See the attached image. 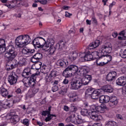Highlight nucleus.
<instances>
[{"label":"nucleus","mask_w":126,"mask_h":126,"mask_svg":"<svg viewBox=\"0 0 126 126\" xmlns=\"http://www.w3.org/2000/svg\"><path fill=\"white\" fill-rule=\"evenodd\" d=\"M91 110L92 111L90 113V117L92 120L95 122H99L102 120V116L98 114L105 113L106 110H108V107L105 104L101 105H92L91 106Z\"/></svg>","instance_id":"1"},{"label":"nucleus","mask_w":126,"mask_h":126,"mask_svg":"<svg viewBox=\"0 0 126 126\" xmlns=\"http://www.w3.org/2000/svg\"><path fill=\"white\" fill-rule=\"evenodd\" d=\"M30 36L24 34L18 36L16 38L15 44L18 48H24L30 43Z\"/></svg>","instance_id":"2"},{"label":"nucleus","mask_w":126,"mask_h":126,"mask_svg":"<svg viewBox=\"0 0 126 126\" xmlns=\"http://www.w3.org/2000/svg\"><path fill=\"white\" fill-rule=\"evenodd\" d=\"M54 45H55L54 39H47V41H45V44L43 47L44 51L48 52L49 55H54L55 52H56V48H55Z\"/></svg>","instance_id":"3"},{"label":"nucleus","mask_w":126,"mask_h":126,"mask_svg":"<svg viewBox=\"0 0 126 126\" xmlns=\"http://www.w3.org/2000/svg\"><path fill=\"white\" fill-rule=\"evenodd\" d=\"M112 61L111 55H102L96 61V65L98 66H103Z\"/></svg>","instance_id":"4"},{"label":"nucleus","mask_w":126,"mask_h":126,"mask_svg":"<svg viewBox=\"0 0 126 126\" xmlns=\"http://www.w3.org/2000/svg\"><path fill=\"white\" fill-rule=\"evenodd\" d=\"M68 71H71L72 73L67 74ZM80 72V71H79V69L78 68V67L75 65H69L65 69L64 71L63 72V75H65V74H67V77H68L69 76H71V75L73 74H78Z\"/></svg>","instance_id":"5"},{"label":"nucleus","mask_w":126,"mask_h":126,"mask_svg":"<svg viewBox=\"0 0 126 126\" xmlns=\"http://www.w3.org/2000/svg\"><path fill=\"white\" fill-rule=\"evenodd\" d=\"M8 51L5 54L4 57L6 58L8 61H13V59L16 57V53L15 52V48L12 45L8 47Z\"/></svg>","instance_id":"6"},{"label":"nucleus","mask_w":126,"mask_h":126,"mask_svg":"<svg viewBox=\"0 0 126 126\" xmlns=\"http://www.w3.org/2000/svg\"><path fill=\"white\" fill-rule=\"evenodd\" d=\"M33 44L35 47L41 48L42 50L44 51V47L46 45V40L43 37H37L33 40Z\"/></svg>","instance_id":"7"},{"label":"nucleus","mask_w":126,"mask_h":126,"mask_svg":"<svg viewBox=\"0 0 126 126\" xmlns=\"http://www.w3.org/2000/svg\"><path fill=\"white\" fill-rule=\"evenodd\" d=\"M68 120L70 121L73 124H75L76 125H80L83 123V120L80 118L79 116H75V114H72L66 120V122L68 123Z\"/></svg>","instance_id":"8"},{"label":"nucleus","mask_w":126,"mask_h":126,"mask_svg":"<svg viewBox=\"0 0 126 126\" xmlns=\"http://www.w3.org/2000/svg\"><path fill=\"white\" fill-rule=\"evenodd\" d=\"M81 86H82V84L79 78L73 80L70 82V87L73 90H78L79 88H81Z\"/></svg>","instance_id":"9"},{"label":"nucleus","mask_w":126,"mask_h":126,"mask_svg":"<svg viewBox=\"0 0 126 126\" xmlns=\"http://www.w3.org/2000/svg\"><path fill=\"white\" fill-rule=\"evenodd\" d=\"M112 49V44L108 43L107 44L102 45L99 49V52L103 53H111Z\"/></svg>","instance_id":"10"},{"label":"nucleus","mask_w":126,"mask_h":126,"mask_svg":"<svg viewBox=\"0 0 126 126\" xmlns=\"http://www.w3.org/2000/svg\"><path fill=\"white\" fill-rule=\"evenodd\" d=\"M103 94V90L101 89H99L93 91V93L92 94L91 98L94 100H96L99 98L100 95Z\"/></svg>","instance_id":"11"},{"label":"nucleus","mask_w":126,"mask_h":126,"mask_svg":"<svg viewBox=\"0 0 126 126\" xmlns=\"http://www.w3.org/2000/svg\"><path fill=\"white\" fill-rule=\"evenodd\" d=\"M118 103H119V100H118V98H117V97L111 96L109 99L108 105L109 107L114 108V107H116V106L118 105Z\"/></svg>","instance_id":"12"},{"label":"nucleus","mask_w":126,"mask_h":126,"mask_svg":"<svg viewBox=\"0 0 126 126\" xmlns=\"http://www.w3.org/2000/svg\"><path fill=\"white\" fill-rule=\"evenodd\" d=\"M91 79H92V78L90 75H86L85 76H83L82 78L80 80L81 83L82 84V85H87L89 82L91 81Z\"/></svg>","instance_id":"13"},{"label":"nucleus","mask_w":126,"mask_h":126,"mask_svg":"<svg viewBox=\"0 0 126 126\" xmlns=\"http://www.w3.org/2000/svg\"><path fill=\"white\" fill-rule=\"evenodd\" d=\"M17 75L15 74V73H12V74L9 76L8 81L11 85L15 84L17 82Z\"/></svg>","instance_id":"14"},{"label":"nucleus","mask_w":126,"mask_h":126,"mask_svg":"<svg viewBox=\"0 0 126 126\" xmlns=\"http://www.w3.org/2000/svg\"><path fill=\"white\" fill-rule=\"evenodd\" d=\"M42 115L45 117L47 115V117L45 119V122H50V121L53 119V117H57L56 115L50 114V112H48V111H43Z\"/></svg>","instance_id":"15"},{"label":"nucleus","mask_w":126,"mask_h":126,"mask_svg":"<svg viewBox=\"0 0 126 126\" xmlns=\"http://www.w3.org/2000/svg\"><path fill=\"white\" fill-rule=\"evenodd\" d=\"M36 75H37V74H32L30 77L29 82H28L29 86L32 87V88H33V87L35 86V84H36V79H35V76H36Z\"/></svg>","instance_id":"16"},{"label":"nucleus","mask_w":126,"mask_h":126,"mask_svg":"<svg viewBox=\"0 0 126 126\" xmlns=\"http://www.w3.org/2000/svg\"><path fill=\"white\" fill-rule=\"evenodd\" d=\"M116 83L120 86H124L126 84V77L125 76L119 77L116 81Z\"/></svg>","instance_id":"17"},{"label":"nucleus","mask_w":126,"mask_h":126,"mask_svg":"<svg viewBox=\"0 0 126 126\" xmlns=\"http://www.w3.org/2000/svg\"><path fill=\"white\" fill-rule=\"evenodd\" d=\"M99 102L101 104H106L110 101V96L101 95L99 98Z\"/></svg>","instance_id":"18"},{"label":"nucleus","mask_w":126,"mask_h":126,"mask_svg":"<svg viewBox=\"0 0 126 126\" xmlns=\"http://www.w3.org/2000/svg\"><path fill=\"white\" fill-rule=\"evenodd\" d=\"M22 53L23 55L26 57H30V56H32V54L34 53V50L23 49L22 51Z\"/></svg>","instance_id":"19"},{"label":"nucleus","mask_w":126,"mask_h":126,"mask_svg":"<svg viewBox=\"0 0 126 126\" xmlns=\"http://www.w3.org/2000/svg\"><path fill=\"white\" fill-rule=\"evenodd\" d=\"M117 76V73L116 72H111L109 73L106 77L107 81H112L116 78Z\"/></svg>","instance_id":"20"},{"label":"nucleus","mask_w":126,"mask_h":126,"mask_svg":"<svg viewBox=\"0 0 126 126\" xmlns=\"http://www.w3.org/2000/svg\"><path fill=\"white\" fill-rule=\"evenodd\" d=\"M103 92H108L109 93H112L113 92L114 89L110 85H105L102 87Z\"/></svg>","instance_id":"21"},{"label":"nucleus","mask_w":126,"mask_h":126,"mask_svg":"<svg viewBox=\"0 0 126 126\" xmlns=\"http://www.w3.org/2000/svg\"><path fill=\"white\" fill-rule=\"evenodd\" d=\"M68 96L70 102H75L77 100V95L75 93H70L68 94Z\"/></svg>","instance_id":"22"},{"label":"nucleus","mask_w":126,"mask_h":126,"mask_svg":"<svg viewBox=\"0 0 126 126\" xmlns=\"http://www.w3.org/2000/svg\"><path fill=\"white\" fill-rule=\"evenodd\" d=\"M17 66V63H8L6 65V68L7 70H11V69H13V68H15Z\"/></svg>","instance_id":"23"},{"label":"nucleus","mask_w":126,"mask_h":126,"mask_svg":"<svg viewBox=\"0 0 126 126\" xmlns=\"http://www.w3.org/2000/svg\"><path fill=\"white\" fill-rule=\"evenodd\" d=\"M93 59V55L91 54V52L88 51L86 53L85 57V61L88 62V61H92Z\"/></svg>","instance_id":"24"},{"label":"nucleus","mask_w":126,"mask_h":126,"mask_svg":"<svg viewBox=\"0 0 126 126\" xmlns=\"http://www.w3.org/2000/svg\"><path fill=\"white\" fill-rule=\"evenodd\" d=\"M100 40H96L94 42H93L91 43L89 45V47L91 48H92L93 49L94 48L95 49V48H97V47H99V45H100Z\"/></svg>","instance_id":"25"},{"label":"nucleus","mask_w":126,"mask_h":126,"mask_svg":"<svg viewBox=\"0 0 126 126\" xmlns=\"http://www.w3.org/2000/svg\"><path fill=\"white\" fill-rule=\"evenodd\" d=\"M0 92L1 95L3 97H6L7 95H8V92L7 91V90L4 88H0Z\"/></svg>","instance_id":"26"},{"label":"nucleus","mask_w":126,"mask_h":126,"mask_svg":"<svg viewBox=\"0 0 126 126\" xmlns=\"http://www.w3.org/2000/svg\"><path fill=\"white\" fill-rule=\"evenodd\" d=\"M100 53L97 52V51H94L93 52L92 55L93 58H94V59H98L100 57L102 56H104V55L101 54V51H99Z\"/></svg>","instance_id":"27"},{"label":"nucleus","mask_w":126,"mask_h":126,"mask_svg":"<svg viewBox=\"0 0 126 126\" xmlns=\"http://www.w3.org/2000/svg\"><path fill=\"white\" fill-rule=\"evenodd\" d=\"M41 66H42V63L40 62H37L32 65V67H35V69L37 70H38V69H40L41 68Z\"/></svg>","instance_id":"28"},{"label":"nucleus","mask_w":126,"mask_h":126,"mask_svg":"<svg viewBox=\"0 0 126 126\" xmlns=\"http://www.w3.org/2000/svg\"><path fill=\"white\" fill-rule=\"evenodd\" d=\"M50 71V69L48 68V67L46 65H43L41 69V72L44 74H48V72Z\"/></svg>","instance_id":"29"},{"label":"nucleus","mask_w":126,"mask_h":126,"mask_svg":"<svg viewBox=\"0 0 126 126\" xmlns=\"http://www.w3.org/2000/svg\"><path fill=\"white\" fill-rule=\"evenodd\" d=\"M93 92V89H88L85 92L86 95L87 96H92V93Z\"/></svg>","instance_id":"30"},{"label":"nucleus","mask_w":126,"mask_h":126,"mask_svg":"<svg viewBox=\"0 0 126 126\" xmlns=\"http://www.w3.org/2000/svg\"><path fill=\"white\" fill-rule=\"evenodd\" d=\"M88 73V71L86 68H83V70L81 71V73L79 72L78 74V75H81V76H85V75H87Z\"/></svg>","instance_id":"31"},{"label":"nucleus","mask_w":126,"mask_h":126,"mask_svg":"<svg viewBox=\"0 0 126 126\" xmlns=\"http://www.w3.org/2000/svg\"><path fill=\"white\" fill-rule=\"evenodd\" d=\"M105 126H118V125L114 121H109L106 123Z\"/></svg>","instance_id":"32"},{"label":"nucleus","mask_w":126,"mask_h":126,"mask_svg":"<svg viewBox=\"0 0 126 126\" xmlns=\"http://www.w3.org/2000/svg\"><path fill=\"white\" fill-rule=\"evenodd\" d=\"M7 7L9 8H14L16 6V4L14 1H12L9 4L7 5Z\"/></svg>","instance_id":"33"},{"label":"nucleus","mask_w":126,"mask_h":126,"mask_svg":"<svg viewBox=\"0 0 126 126\" xmlns=\"http://www.w3.org/2000/svg\"><path fill=\"white\" fill-rule=\"evenodd\" d=\"M44 76L46 82H51V81H52V77H51V76H49L48 74H44Z\"/></svg>","instance_id":"34"},{"label":"nucleus","mask_w":126,"mask_h":126,"mask_svg":"<svg viewBox=\"0 0 126 126\" xmlns=\"http://www.w3.org/2000/svg\"><path fill=\"white\" fill-rule=\"evenodd\" d=\"M29 74H30V68H27L24 70L22 75L28 76Z\"/></svg>","instance_id":"35"},{"label":"nucleus","mask_w":126,"mask_h":126,"mask_svg":"<svg viewBox=\"0 0 126 126\" xmlns=\"http://www.w3.org/2000/svg\"><path fill=\"white\" fill-rule=\"evenodd\" d=\"M64 64V61L62 59H59L57 61V65H59V66H63Z\"/></svg>","instance_id":"36"},{"label":"nucleus","mask_w":126,"mask_h":126,"mask_svg":"<svg viewBox=\"0 0 126 126\" xmlns=\"http://www.w3.org/2000/svg\"><path fill=\"white\" fill-rule=\"evenodd\" d=\"M67 92V89H66V88H64L63 89H62L61 91L59 92V94H61V95H65Z\"/></svg>","instance_id":"37"},{"label":"nucleus","mask_w":126,"mask_h":126,"mask_svg":"<svg viewBox=\"0 0 126 126\" xmlns=\"http://www.w3.org/2000/svg\"><path fill=\"white\" fill-rule=\"evenodd\" d=\"M19 63L20 65H24V64H26V59L24 58L21 59L19 62Z\"/></svg>","instance_id":"38"},{"label":"nucleus","mask_w":126,"mask_h":126,"mask_svg":"<svg viewBox=\"0 0 126 126\" xmlns=\"http://www.w3.org/2000/svg\"><path fill=\"white\" fill-rule=\"evenodd\" d=\"M33 57L36 60H40V59H42V54L40 53H36Z\"/></svg>","instance_id":"39"},{"label":"nucleus","mask_w":126,"mask_h":126,"mask_svg":"<svg viewBox=\"0 0 126 126\" xmlns=\"http://www.w3.org/2000/svg\"><path fill=\"white\" fill-rule=\"evenodd\" d=\"M76 58H77V53H73L70 57L71 60L72 61H74V60H76Z\"/></svg>","instance_id":"40"},{"label":"nucleus","mask_w":126,"mask_h":126,"mask_svg":"<svg viewBox=\"0 0 126 126\" xmlns=\"http://www.w3.org/2000/svg\"><path fill=\"white\" fill-rule=\"evenodd\" d=\"M49 75L51 76V77H53V78L56 77V76H57V71L52 70Z\"/></svg>","instance_id":"41"},{"label":"nucleus","mask_w":126,"mask_h":126,"mask_svg":"<svg viewBox=\"0 0 126 126\" xmlns=\"http://www.w3.org/2000/svg\"><path fill=\"white\" fill-rule=\"evenodd\" d=\"M81 114L83 116H87L88 115V110L87 109H82Z\"/></svg>","instance_id":"42"},{"label":"nucleus","mask_w":126,"mask_h":126,"mask_svg":"<svg viewBox=\"0 0 126 126\" xmlns=\"http://www.w3.org/2000/svg\"><path fill=\"white\" fill-rule=\"evenodd\" d=\"M23 124L25 126H29V120L27 119H25L23 121Z\"/></svg>","instance_id":"43"},{"label":"nucleus","mask_w":126,"mask_h":126,"mask_svg":"<svg viewBox=\"0 0 126 126\" xmlns=\"http://www.w3.org/2000/svg\"><path fill=\"white\" fill-rule=\"evenodd\" d=\"M120 56L123 59L126 58V49L120 54Z\"/></svg>","instance_id":"44"},{"label":"nucleus","mask_w":126,"mask_h":126,"mask_svg":"<svg viewBox=\"0 0 126 126\" xmlns=\"http://www.w3.org/2000/svg\"><path fill=\"white\" fill-rule=\"evenodd\" d=\"M5 52V46H0V54H3Z\"/></svg>","instance_id":"45"},{"label":"nucleus","mask_w":126,"mask_h":126,"mask_svg":"<svg viewBox=\"0 0 126 126\" xmlns=\"http://www.w3.org/2000/svg\"><path fill=\"white\" fill-rule=\"evenodd\" d=\"M5 46V40L3 39H0V47Z\"/></svg>","instance_id":"46"},{"label":"nucleus","mask_w":126,"mask_h":126,"mask_svg":"<svg viewBox=\"0 0 126 126\" xmlns=\"http://www.w3.org/2000/svg\"><path fill=\"white\" fill-rule=\"evenodd\" d=\"M119 35L120 36H123V37H125L126 38V32L125 30H123L121 31L119 33Z\"/></svg>","instance_id":"47"},{"label":"nucleus","mask_w":126,"mask_h":126,"mask_svg":"<svg viewBox=\"0 0 126 126\" xmlns=\"http://www.w3.org/2000/svg\"><path fill=\"white\" fill-rule=\"evenodd\" d=\"M38 2H40L41 4H47L48 1L47 0H37Z\"/></svg>","instance_id":"48"},{"label":"nucleus","mask_w":126,"mask_h":126,"mask_svg":"<svg viewBox=\"0 0 126 126\" xmlns=\"http://www.w3.org/2000/svg\"><path fill=\"white\" fill-rule=\"evenodd\" d=\"M11 121H14V122H17L18 121V116H15L14 117H12L11 118Z\"/></svg>","instance_id":"49"},{"label":"nucleus","mask_w":126,"mask_h":126,"mask_svg":"<svg viewBox=\"0 0 126 126\" xmlns=\"http://www.w3.org/2000/svg\"><path fill=\"white\" fill-rule=\"evenodd\" d=\"M59 90V87L57 86H54L52 87L53 92H56Z\"/></svg>","instance_id":"50"},{"label":"nucleus","mask_w":126,"mask_h":126,"mask_svg":"<svg viewBox=\"0 0 126 126\" xmlns=\"http://www.w3.org/2000/svg\"><path fill=\"white\" fill-rule=\"evenodd\" d=\"M71 112H76L77 111V108L76 106H72L71 107Z\"/></svg>","instance_id":"51"},{"label":"nucleus","mask_w":126,"mask_h":126,"mask_svg":"<svg viewBox=\"0 0 126 126\" xmlns=\"http://www.w3.org/2000/svg\"><path fill=\"white\" fill-rule=\"evenodd\" d=\"M14 1L15 2L16 5H17L18 4H20V3L22 2V0H14Z\"/></svg>","instance_id":"52"},{"label":"nucleus","mask_w":126,"mask_h":126,"mask_svg":"<svg viewBox=\"0 0 126 126\" xmlns=\"http://www.w3.org/2000/svg\"><path fill=\"white\" fill-rule=\"evenodd\" d=\"M71 15H72V14L70 13H68V12H65V17L70 18L71 16Z\"/></svg>","instance_id":"53"},{"label":"nucleus","mask_w":126,"mask_h":126,"mask_svg":"<svg viewBox=\"0 0 126 126\" xmlns=\"http://www.w3.org/2000/svg\"><path fill=\"white\" fill-rule=\"evenodd\" d=\"M79 57L81 59H84L85 60V54L81 53L80 54Z\"/></svg>","instance_id":"54"},{"label":"nucleus","mask_w":126,"mask_h":126,"mask_svg":"<svg viewBox=\"0 0 126 126\" xmlns=\"http://www.w3.org/2000/svg\"><path fill=\"white\" fill-rule=\"evenodd\" d=\"M64 111H65V112H68V111H69V107L66 105H64Z\"/></svg>","instance_id":"55"},{"label":"nucleus","mask_w":126,"mask_h":126,"mask_svg":"<svg viewBox=\"0 0 126 126\" xmlns=\"http://www.w3.org/2000/svg\"><path fill=\"white\" fill-rule=\"evenodd\" d=\"M37 2H38V1L37 0L34 1V3L32 4L33 7H37L38 6V4H37Z\"/></svg>","instance_id":"56"},{"label":"nucleus","mask_w":126,"mask_h":126,"mask_svg":"<svg viewBox=\"0 0 126 126\" xmlns=\"http://www.w3.org/2000/svg\"><path fill=\"white\" fill-rule=\"evenodd\" d=\"M112 36L113 38H117L118 37V32H114L112 33Z\"/></svg>","instance_id":"57"},{"label":"nucleus","mask_w":126,"mask_h":126,"mask_svg":"<svg viewBox=\"0 0 126 126\" xmlns=\"http://www.w3.org/2000/svg\"><path fill=\"white\" fill-rule=\"evenodd\" d=\"M116 117L119 120H123V116L120 114H117Z\"/></svg>","instance_id":"58"},{"label":"nucleus","mask_w":126,"mask_h":126,"mask_svg":"<svg viewBox=\"0 0 126 126\" xmlns=\"http://www.w3.org/2000/svg\"><path fill=\"white\" fill-rule=\"evenodd\" d=\"M68 82H69V81H68V80L66 79H64L63 81V84H68Z\"/></svg>","instance_id":"59"},{"label":"nucleus","mask_w":126,"mask_h":126,"mask_svg":"<svg viewBox=\"0 0 126 126\" xmlns=\"http://www.w3.org/2000/svg\"><path fill=\"white\" fill-rule=\"evenodd\" d=\"M41 34L43 35V37L44 38H47V37H48V35H47V33L46 32H42L41 33Z\"/></svg>","instance_id":"60"},{"label":"nucleus","mask_w":126,"mask_h":126,"mask_svg":"<svg viewBox=\"0 0 126 126\" xmlns=\"http://www.w3.org/2000/svg\"><path fill=\"white\" fill-rule=\"evenodd\" d=\"M35 60H36V58H34V56H33V57L31 59V61L32 62V63H37V62L36 61H35Z\"/></svg>","instance_id":"61"},{"label":"nucleus","mask_w":126,"mask_h":126,"mask_svg":"<svg viewBox=\"0 0 126 126\" xmlns=\"http://www.w3.org/2000/svg\"><path fill=\"white\" fill-rule=\"evenodd\" d=\"M37 125L39 126H42L43 125V122H41L39 121L37 122Z\"/></svg>","instance_id":"62"},{"label":"nucleus","mask_w":126,"mask_h":126,"mask_svg":"<svg viewBox=\"0 0 126 126\" xmlns=\"http://www.w3.org/2000/svg\"><path fill=\"white\" fill-rule=\"evenodd\" d=\"M122 71L123 73H126V67H123L122 69Z\"/></svg>","instance_id":"63"},{"label":"nucleus","mask_w":126,"mask_h":126,"mask_svg":"<svg viewBox=\"0 0 126 126\" xmlns=\"http://www.w3.org/2000/svg\"><path fill=\"white\" fill-rule=\"evenodd\" d=\"M16 93H17L18 94H19L20 93H21V90L20 89H18L16 91Z\"/></svg>","instance_id":"64"}]
</instances>
